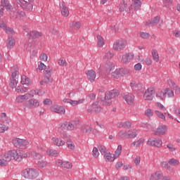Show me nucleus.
<instances>
[{"mask_svg": "<svg viewBox=\"0 0 180 180\" xmlns=\"http://www.w3.org/2000/svg\"><path fill=\"white\" fill-rule=\"evenodd\" d=\"M117 96H119V91L116 89L110 90L105 93V97L101 99L100 103L103 106H110L113 100Z\"/></svg>", "mask_w": 180, "mask_h": 180, "instance_id": "nucleus-1", "label": "nucleus"}, {"mask_svg": "<svg viewBox=\"0 0 180 180\" xmlns=\"http://www.w3.org/2000/svg\"><path fill=\"white\" fill-rule=\"evenodd\" d=\"M22 176L25 179H36L39 176V172L36 169L27 168L22 171Z\"/></svg>", "mask_w": 180, "mask_h": 180, "instance_id": "nucleus-2", "label": "nucleus"}, {"mask_svg": "<svg viewBox=\"0 0 180 180\" xmlns=\"http://www.w3.org/2000/svg\"><path fill=\"white\" fill-rule=\"evenodd\" d=\"M15 153H12V150L8 151L7 153L4 154V156L0 158V165L1 167H6V165L11 161V160H15L13 155Z\"/></svg>", "mask_w": 180, "mask_h": 180, "instance_id": "nucleus-3", "label": "nucleus"}, {"mask_svg": "<svg viewBox=\"0 0 180 180\" xmlns=\"http://www.w3.org/2000/svg\"><path fill=\"white\" fill-rule=\"evenodd\" d=\"M13 143L17 148H27L29 146V141L25 139L15 138L13 140Z\"/></svg>", "mask_w": 180, "mask_h": 180, "instance_id": "nucleus-4", "label": "nucleus"}, {"mask_svg": "<svg viewBox=\"0 0 180 180\" xmlns=\"http://www.w3.org/2000/svg\"><path fill=\"white\" fill-rule=\"evenodd\" d=\"M127 46V41L126 39H120L116 41L113 44L114 50L117 51H122L124 49H126Z\"/></svg>", "mask_w": 180, "mask_h": 180, "instance_id": "nucleus-5", "label": "nucleus"}, {"mask_svg": "<svg viewBox=\"0 0 180 180\" xmlns=\"http://www.w3.org/2000/svg\"><path fill=\"white\" fill-rule=\"evenodd\" d=\"M13 153L15 155H13V157L14 158V160L15 161H18V162H20L23 158H27V153L25 151H18V150H11Z\"/></svg>", "mask_w": 180, "mask_h": 180, "instance_id": "nucleus-6", "label": "nucleus"}, {"mask_svg": "<svg viewBox=\"0 0 180 180\" xmlns=\"http://www.w3.org/2000/svg\"><path fill=\"white\" fill-rule=\"evenodd\" d=\"M155 95V89L154 87H149L145 91L143 98L145 101H153Z\"/></svg>", "mask_w": 180, "mask_h": 180, "instance_id": "nucleus-7", "label": "nucleus"}, {"mask_svg": "<svg viewBox=\"0 0 180 180\" xmlns=\"http://www.w3.org/2000/svg\"><path fill=\"white\" fill-rule=\"evenodd\" d=\"M148 146H153L160 148L162 146V140L160 139H149L147 142Z\"/></svg>", "mask_w": 180, "mask_h": 180, "instance_id": "nucleus-8", "label": "nucleus"}, {"mask_svg": "<svg viewBox=\"0 0 180 180\" xmlns=\"http://www.w3.org/2000/svg\"><path fill=\"white\" fill-rule=\"evenodd\" d=\"M101 110H102V108L98 105V102L93 103L87 108V112L89 113H92V112H95V113H99Z\"/></svg>", "mask_w": 180, "mask_h": 180, "instance_id": "nucleus-9", "label": "nucleus"}, {"mask_svg": "<svg viewBox=\"0 0 180 180\" xmlns=\"http://www.w3.org/2000/svg\"><path fill=\"white\" fill-rule=\"evenodd\" d=\"M51 112L58 113V115H65V108L60 105H53L51 107Z\"/></svg>", "mask_w": 180, "mask_h": 180, "instance_id": "nucleus-10", "label": "nucleus"}, {"mask_svg": "<svg viewBox=\"0 0 180 180\" xmlns=\"http://www.w3.org/2000/svg\"><path fill=\"white\" fill-rule=\"evenodd\" d=\"M86 75H87V79L90 82H95L96 79V72L94 70H89L86 71Z\"/></svg>", "mask_w": 180, "mask_h": 180, "instance_id": "nucleus-11", "label": "nucleus"}, {"mask_svg": "<svg viewBox=\"0 0 180 180\" xmlns=\"http://www.w3.org/2000/svg\"><path fill=\"white\" fill-rule=\"evenodd\" d=\"M59 5L63 16L67 18L70 15V11H68V8L65 6V3L64 1H61Z\"/></svg>", "mask_w": 180, "mask_h": 180, "instance_id": "nucleus-12", "label": "nucleus"}, {"mask_svg": "<svg viewBox=\"0 0 180 180\" xmlns=\"http://www.w3.org/2000/svg\"><path fill=\"white\" fill-rule=\"evenodd\" d=\"M134 58V53H128L122 56V61L124 64H128V63H130L131 60Z\"/></svg>", "mask_w": 180, "mask_h": 180, "instance_id": "nucleus-13", "label": "nucleus"}, {"mask_svg": "<svg viewBox=\"0 0 180 180\" xmlns=\"http://www.w3.org/2000/svg\"><path fill=\"white\" fill-rule=\"evenodd\" d=\"M41 36H43V34L37 31H31L27 34L28 39H39V37H41Z\"/></svg>", "mask_w": 180, "mask_h": 180, "instance_id": "nucleus-14", "label": "nucleus"}, {"mask_svg": "<svg viewBox=\"0 0 180 180\" xmlns=\"http://www.w3.org/2000/svg\"><path fill=\"white\" fill-rule=\"evenodd\" d=\"M164 179V174L162 172H156L151 174L150 180H162Z\"/></svg>", "mask_w": 180, "mask_h": 180, "instance_id": "nucleus-15", "label": "nucleus"}, {"mask_svg": "<svg viewBox=\"0 0 180 180\" xmlns=\"http://www.w3.org/2000/svg\"><path fill=\"white\" fill-rule=\"evenodd\" d=\"M167 128L165 125H160L159 126L157 129L155 130L156 136H162L167 131Z\"/></svg>", "mask_w": 180, "mask_h": 180, "instance_id": "nucleus-16", "label": "nucleus"}, {"mask_svg": "<svg viewBox=\"0 0 180 180\" xmlns=\"http://www.w3.org/2000/svg\"><path fill=\"white\" fill-rule=\"evenodd\" d=\"M124 99L128 105H133L134 103V96L133 94H127L124 96Z\"/></svg>", "mask_w": 180, "mask_h": 180, "instance_id": "nucleus-17", "label": "nucleus"}, {"mask_svg": "<svg viewBox=\"0 0 180 180\" xmlns=\"http://www.w3.org/2000/svg\"><path fill=\"white\" fill-rule=\"evenodd\" d=\"M58 167H62L63 168H66L67 169H70V168H72V165L69 162H63V160H58L56 162Z\"/></svg>", "mask_w": 180, "mask_h": 180, "instance_id": "nucleus-18", "label": "nucleus"}, {"mask_svg": "<svg viewBox=\"0 0 180 180\" xmlns=\"http://www.w3.org/2000/svg\"><path fill=\"white\" fill-rule=\"evenodd\" d=\"M30 98V94H26L25 95L18 96L15 101L18 103H22V102H25V101H27Z\"/></svg>", "mask_w": 180, "mask_h": 180, "instance_id": "nucleus-19", "label": "nucleus"}, {"mask_svg": "<svg viewBox=\"0 0 180 180\" xmlns=\"http://www.w3.org/2000/svg\"><path fill=\"white\" fill-rule=\"evenodd\" d=\"M158 22H160V17L156 16L153 18L151 20L146 22V26H156L158 25Z\"/></svg>", "mask_w": 180, "mask_h": 180, "instance_id": "nucleus-20", "label": "nucleus"}, {"mask_svg": "<svg viewBox=\"0 0 180 180\" xmlns=\"http://www.w3.org/2000/svg\"><path fill=\"white\" fill-rule=\"evenodd\" d=\"M1 8H5L6 11H12V5L8 0H1Z\"/></svg>", "mask_w": 180, "mask_h": 180, "instance_id": "nucleus-21", "label": "nucleus"}, {"mask_svg": "<svg viewBox=\"0 0 180 180\" xmlns=\"http://www.w3.org/2000/svg\"><path fill=\"white\" fill-rule=\"evenodd\" d=\"M78 121H70L68 124V130H74L78 127Z\"/></svg>", "mask_w": 180, "mask_h": 180, "instance_id": "nucleus-22", "label": "nucleus"}, {"mask_svg": "<svg viewBox=\"0 0 180 180\" xmlns=\"http://www.w3.org/2000/svg\"><path fill=\"white\" fill-rule=\"evenodd\" d=\"M28 103L31 108H37L38 106H40V102L34 98L29 100Z\"/></svg>", "mask_w": 180, "mask_h": 180, "instance_id": "nucleus-23", "label": "nucleus"}, {"mask_svg": "<svg viewBox=\"0 0 180 180\" xmlns=\"http://www.w3.org/2000/svg\"><path fill=\"white\" fill-rule=\"evenodd\" d=\"M52 141L55 144V146H58V147L61 146H64V144H65V141L58 138H55V137L52 138Z\"/></svg>", "mask_w": 180, "mask_h": 180, "instance_id": "nucleus-24", "label": "nucleus"}, {"mask_svg": "<svg viewBox=\"0 0 180 180\" xmlns=\"http://www.w3.org/2000/svg\"><path fill=\"white\" fill-rule=\"evenodd\" d=\"M144 141H146V140H144L143 138H141L137 141H134L131 143V147H141L143 144Z\"/></svg>", "mask_w": 180, "mask_h": 180, "instance_id": "nucleus-25", "label": "nucleus"}, {"mask_svg": "<svg viewBox=\"0 0 180 180\" xmlns=\"http://www.w3.org/2000/svg\"><path fill=\"white\" fill-rule=\"evenodd\" d=\"M44 84H50L53 82V79L51 78V73L48 72L44 75Z\"/></svg>", "mask_w": 180, "mask_h": 180, "instance_id": "nucleus-26", "label": "nucleus"}, {"mask_svg": "<svg viewBox=\"0 0 180 180\" xmlns=\"http://www.w3.org/2000/svg\"><path fill=\"white\" fill-rule=\"evenodd\" d=\"M118 139L120 140H124V139H128V134L127 131L125 130L120 131L118 133Z\"/></svg>", "mask_w": 180, "mask_h": 180, "instance_id": "nucleus-27", "label": "nucleus"}, {"mask_svg": "<svg viewBox=\"0 0 180 180\" xmlns=\"http://www.w3.org/2000/svg\"><path fill=\"white\" fill-rule=\"evenodd\" d=\"M132 6L135 11H139L141 8V1L140 0H132Z\"/></svg>", "mask_w": 180, "mask_h": 180, "instance_id": "nucleus-28", "label": "nucleus"}, {"mask_svg": "<svg viewBox=\"0 0 180 180\" xmlns=\"http://www.w3.org/2000/svg\"><path fill=\"white\" fill-rule=\"evenodd\" d=\"M81 131L86 134H91L92 133V128L88 125H84L82 127Z\"/></svg>", "mask_w": 180, "mask_h": 180, "instance_id": "nucleus-29", "label": "nucleus"}, {"mask_svg": "<svg viewBox=\"0 0 180 180\" xmlns=\"http://www.w3.org/2000/svg\"><path fill=\"white\" fill-rule=\"evenodd\" d=\"M111 77L112 78H115L116 79L120 78V77H122V72L120 71V69H116L114 72H112L111 74Z\"/></svg>", "mask_w": 180, "mask_h": 180, "instance_id": "nucleus-30", "label": "nucleus"}, {"mask_svg": "<svg viewBox=\"0 0 180 180\" xmlns=\"http://www.w3.org/2000/svg\"><path fill=\"white\" fill-rule=\"evenodd\" d=\"M128 139H134L137 137V129H131L128 131Z\"/></svg>", "mask_w": 180, "mask_h": 180, "instance_id": "nucleus-31", "label": "nucleus"}, {"mask_svg": "<svg viewBox=\"0 0 180 180\" xmlns=\"http://www.w3.org/2000/svg\"><path fill=\"white\" fill-rule=\"evenodd\" d=\"M168 164L170 167H178V165H179V160L175 158H172L169 160Z\"/></svg>", "mask_w": 180, "mask_h": 180, "instance_id": "nucleus-32", "label": "nucleus"}, {"mask_svg": "<svg viewBox=\"0 0 180 180\" xmlns=\"http://www.w3.org/2000/svg\"><path fill=\"white\" fill-rule=\"evenodd\" d=\"M21 84L22 85H30V79L26 75H22L21 77Z\"/></svg>", "mask_w": 180, "mask_h": 180, "instance_id": "nucleus-33", "label": "nucleus"}, {"mask_svg": "<svg viewBox=\"0 0 180 180\" xmlns=\"http://www.w3.org/2000/svg\"><path fill=\"white\" fill-rule=\"evenodd\" d=\"M15 46V39L11 37L8 38L7 40V47L8 49H12Z\"/></svg>", "mask_w": 180, "mask_h": 180, "instance_id": "nucleus-34", "label": "nucleus"}, {"mask_svg": "<svg viewBox=\"0 0 180 180\" xmlns=\"http://www.w3.org/2000/svg\"><path fill=\"white\" fill-rule=\"evenodd\" d=\"M97 44L98 47H103V45L105 44V39L101 35H97Z\"/></svg>", "mask_w": 180, "mask_h": 180, "instance_id": "nucleus-35", "label": "nucleus"}, {"mask_svg": "<svg viewBox=\"0 0 180 180\" xmlns=\"http://www.w3.org/2000/svg\"><path fill=\"white\" fill-rule=\"evenodd\" d=\"M70 27L72 29H75V30H78V29H80L81 27V22H72V23L70 24Z\"/></svg>", "mask_w": 180, "mask_h": 180, "instance_id": "nucleus-36", "label": "nucleus"}, {"mask_svg": "<svg viewBox=\"0 0 180 180\" xmlns=\"http://www.w3.org/2000/svg\"><path fill=\"white\" fill-rule=\"evenodd\" d=\"M22 9H25V11H29L30 12H32L33 11V4L30 3L25 2V4L22 7Z\"/></svg>", "mask_w": 180, "mask_h": 180, "instance_id": "nucleus-37", "label": "nucleus"}, {"mask_svg": "<svg viewBox=\"0 0 180 180\" xmlns=\"http://www.w3.org/2000/svg\"><path fill=\"white\" fill-rule=\"evenodd\" d=\"M48 155H50L51 157H57L59 153L58 150H56L54 149H50L46 151Z\"/></svg>", "mask_w": 180, "mask_h": 180, "instance_id": "nucleus-38", "label": "nucleus"}, {"mask_svg": "<svg viewBox=\"0 0 180 180\" xmlns=\"http://www.w3.org/2000/svg\"><path fill=\"white\" fill-rule=\"evenodd\" d=\"M119 10L120 12H124L125 11H127V4H126L124 1H122L119 6Z\"/></svg>", "mask_w": 180, "mask_h": 180, "instance_id": "nucleus-39", "label": "nucleus"}, {"mask_svg": "<svg viewBox=\"0 0 180 180\" xmlns=\"http://www.w3.org/2000/svg\"><path fill=\"white\" fill-rule=\"evenodd\" d=\"M98 149L99 150L102 155H105L107 153L108 150L106 149V147H105V146L98 145Z\"/></svg>", "mask_w": 180, "mask_h": 180, "instance_id": "nucleus-40", "label": "nucleus"}, {"mask_svg": "<svg viewBox=\"0 0 180 180\" xmlns=\"http://www.w3.org/2000/svg\"><path fill=\"white\" fill-rule=\"evenodd\" d=\"M156 96L159 98L161 101H164L167 98V96L165 94V90L163 91H160L156 94Z\"/></svg>", "mask_w": 180, "mask_h": 180, "instance_id": "nucleus-41", "label": "nucleus"}, {"mask_svg": "<svg viewBox=\"0 0 180 180\" xmlns=\"http://www.w3.org/2000/svg\"><path fill=\"white\" fill-rule=\"evenodd\" d=\"M31 155L34 158V160H41L43 158V155L36 152H32Z\"/></svg>", "mask_w": 180, "mask_h": 180, "instance_id": "nucleus-42", "label": "nucleus"}, {"mask_svg": "<svg viewBox=\"0 0 180 180\" xmlns=\"http://www.w3.org/2000/svg\"><path fill=\"white\" fill-rule=\"evenodd\" d=\"M165 94L167 98H174V91L171 90L170 89H165Z\"/></svg>", "mask_w": 180, "mask_h": 180, "instance_id": "nucleus-43", "label": "nucleus"}, {"mask_svg": "<svg viewBox=\"0 0 180 180\" xmlns=\"http://www.w3.org/2000/svg\"><path fill=\"white\" fill-rule=\"evenodd\" d=\"M17 85H18V79L10 78L9 86H11V88H12V89L16 88Z\"/></svg>", "mask_w": 180, "mask_h": 180, "instance_id": "nucleus-44", "label": "nucleus"}, {"mask_svg": "<svg viewBox=\"0 0 180 180\" xmlns=\"http://www.w3.org/2000/svg\"><path fill=\"white\" fill-rule=\"evenodd\" d=\"M120 154H122V145H119L117 146V148L115 150V154H114L115 158H117V157H119V155H120Z\"/></svg>", "mask_w": 180, "mask_h": 180, "instance_id": "nucleus-45", "label": "nucleus"}, {"mask_svg": "<svg viewBox=\"0 0 180 180\" xmlns=\"http://www.w3.org/2000/svg\"><path fill=\"white\" fill-rule=\"evenodd\" d=\"M92 155L94 158H98L99 157V149L96 147L93 148Z\"/></svg>", "mask_w": 180, "mask_h": 180, "instance_id": "nucleus-46", "label": "nucleus"}, {"mask_svg": "<svg viewBox=\"0 0 180 180\" xmlns=\"http://www.w3.org/2000/svg\"><path fill=\"white\" fill-rule=\"evenodd\" d=\"M152 55H153V60H155V61L158 63V61L160 60V56H158V53H157V51L153 50L152 51Z\"/></svg>", "mask_w": 180, "mask_h": 180, "instance_id": "nucleus-47", "label": "nucleus"}, {"mask_svg": "<svg viewBox=\"0 0 180 180\" xmlns=\"http://www.w3.org/2000/svg\"><path fill=\"white\" fill-rule=\"evenodd\" d=\"M84 99H80V100H78V101H72V100H70V105H72V106H75L79 103H84Z\"/></svg>", "mask_w": 180, "mask_h": 180, "instance_id": "nucleus-48", "label": "nucleus"}, {"mask_svg": "<svg viewBox=\"0 0 180 180\" xmlns=\"http://www.w3.org/2000/svg\"><path fill=\"white\" fill-rule=\"evenodd\" d=\"M121 71V77H123V75H129V74H130L131 72V71H130V70L129 69H120Z\"/></svg>", "mask_w": 180, "mask_h": 180, "instance_id": "nucleus-49", "label": "nucleus"}, {"mask_svg": "<svg viewBox=\"0 0 180 180\" xmlns=\"http://www.w3.org/2000/svg\"><path fill=\"white\" fill-rule=\"evenodd\" d=\"M161 166L163 167V168H166V169H168V171H171V169H172V167L169 165V163H168L167 162H162Z\"/></svg>", "mask_w": 180, "mask_h": 180, "instance_id": "nucleus-50", "label": "nucleus"}, {"mask_svg": "<svg viewBox=\"0 0 180 180\" xmlns=\"http://www.w3.org/2000/svg\"><path fill=\"white\" fill-rule=\"evenodd\" d=\"M60 137L67 141V140H70V136L67 134V132L62 131L60 132Z\"/></svg>", "mask_w": 180, "mask_h": 180, "instance_id": "nucleus-51", "label": "nucleus"}, {"mask_svg": "<svg viewBox=\"0 0 180 180\" xmlns=\"http://www.w3.org/2000/svg\"><path fill=\"white\" fill-rule=\"evenodd\" d=\"M155 113L158 116V117H160V119H162V120H165V115L164 114L158 110H155Z\"/></svg>", "mask_w": 180, "mask_h": 180, "instance_id": "nucleus-52", "label": "nucleus"}, {"mask_svg": "<svg viewBox=\"0 0 180 180\" xmlns=\"http://www.w3.org/2000/svg\"><path fill=\"white\" fill-rule=\"evenodd\" d=\"M103 156L105 157V158L108 161H115V160H116V158H115L114 155H113V157L110 156V153H105V155H103Z\"/></svg>", "mask_w": 180, "mask_h": 180, "instance_id": "nucleus-53", "label": "nucleus"}, {"mask_svg": "<svg viewBox=\"0 0 180 180\" xmlns=\"http://www.w3.org/2000/svg\"><path fill=\"white\" fill-rule=\"evenodd\" d=\"M172 1L173 0H163V5H165L166 8H169V6L172 5Z\"/></svg>", "mask_w": 180, "mask_h": 180, "instance_id": "nucleus-54", "label": "nucleus"}, {"mask_svg": "<svg viewBox=\"0 0 180 180\" xmlns=\"http://www.w3.org/2000/svg\"><path fill=\"white\" fill-rule=\"evenodd\" d=\"M113 56H115V54L113 53V52L112 51H108L107 53H105V58H107V60H110V58H112L113 57Z\"/></svg>", "mask_w": 180, "mask_h": 180, "instance_id": "nucleus-55", "label": "nucleus"}, {"mask_svg": "<svg viewBox=\"0 0 180 180\" xmlns=\"http://www.w3.org/2000/svg\"><path fill=\"white\" fill-rule=\"evenodd\" d=\"M58 64H59V65H61L62 67H67V61L64 58L59 59Z\"/></svg>", "mask_w": 180, "mask_h": 180, "instance_id": "nucleus-56", "label": "nucleus"}, {"mask_svg": "<svg viewBox=\"0 0 180 180\" xmlns=\"http://www.w3.org/2000/svg\"><path fill=\"white\" fill-rule=\"evenodd\" d=\"M154 115V112H153V110L148 108L145 111V116L147 117H150V116H153Z\"/></svg>", "mask_w": 180, "mask_h": 180, "instance_id": "nucleus-57", "label": "nucleus"}, {"mask_svg": "<svg viewBox=\"0 0 180 180\" xmlns=\"http://www.w3.org/2000/svg\"><path fill=\"white\" fill-rule=\"evenodd\" d=\"M8 129H9V127L5 126V124H0V133H4Z\"/></svg>", "mask_w": 180, "mask_h": 180, "instance_id": "nucleus-58", "label": "nucleus"}, {"mask_svg": "<svg viewBox=\"0 0 180 180\" xmlns=\"http://www.w3.org/2000/svg\"><path fill=\"white\" fill-rule=\"evenodd\" d=\"M15 2L18 4V5H20L21 8H23L25 5H26V1L25 0H15Z\"/></svg>", "mask_w": 180, "mask_h": 180, "instance_id": "nucleus-59", "label": "nucleus"}, {"mask_svg": "<svg viewBox=\"0 0 180 180\" xmlns=\"http://www.w3.org/2000/svg\"><path fill=\"white\" fill-rule=\"evenodd\" d=\"M47 165V162L46 161H39L38 166L39 168H44Z\"/></svg>", "mask_w": 180, "mask_h": 180, "instance_id": "nucleus-60", "label": "nucleus"}, {"mask_svg": "<svg viewBox=\"0 0 180 180\" xmlns=\"http://www.w3.org/2000/svg\"><path fill=\"white\" fill-rule=\"evenodd\" d=\"M140 35L142 39H149L150 38V34H148L147 32H141Z\"/></svg>", "mask_w": 180, "mask_h": 180, "instance_id": "nucleus-61", "label": "nucleus"}, {"mask_svg": "<svg viewBox=\"0 0 180 180\" xmlns=\"http://www.w3.org/2000/svg\"><path fill=\"white\" fill-rule=\"evenodd\" d=\"M60 129H61V130H66V129H68V122H65L63 124H61Z\"/></svg>", "mask_w": 180, "mask_h": 180, "instance_id": "nucleus-62", "label": "nucleus"}, {"mask_svg": "<svg viewBox=\"0 0 180 180\" xmlns=\"http://www.w3.org/2000/svg\"><path fill=\"white\" fill-rule=\"evenodd\" d=\"M6 33H7V34H13L15 32H13V29L11 28V27H6V30H4Z\"/></svg>", "mask_w": 180, "mask_h": 180, "instance_id": "nucleus-63", "label": "nucleus"}, {"mask_svg": "<svg viewBox=\"0 0 180 180\" xmlns=\"http://www.w3.org/2000/svg\"><path fill=\"white\" fill-rule=\"evenodd\" d=\"M41 61H47V58H48V56H47V54L46 53H43L39 57Z\"/></svg>", "mask_w": 180, "mask_h": 180, "instance_id": "nucleus-64", "label": "nucleus"}]
</instances>
